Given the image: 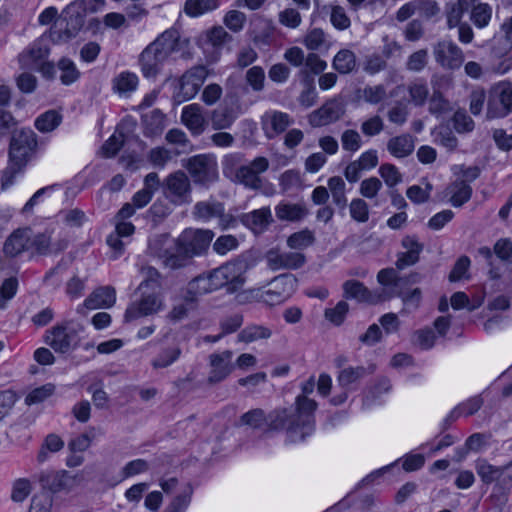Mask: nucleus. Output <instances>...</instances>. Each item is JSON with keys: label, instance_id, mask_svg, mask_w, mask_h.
<instances>
[{"label": "nucleus", "instance_id": "nucleus-41", "mask_svg": "<svg viewBox=\"0 0 512 512\" xmlns=\"http://www.w3.org/2000/svg\"><path fill=\"white\" fill-rule=\"evenodd\" d=\"M218 6V0H187L185 2L184 11L191 17H198L217 9Z\"/></svg>", "mask_w": 512, "mask_h": 512}, {"label": "nucleus", "instance_id": "nucleus-57", "mask_svg": "<svg viewBox=\"0 0 512 512\" xmlns=\"http://www.w3.org/2000/svg\"><path fill=\"white\" fill-rule=\"evenodd\" d=\"M60 121V115L51 110L40 115L35 121V126L41 132H50L60 124Z\"/></svg>", "mask_w": 512, "mask_h": 512}, {"label": "nucleus", "instance_id": "nucleus-56", "mask_svg": "<svg viewBox=\"0 0 512 512\" xmlns=\"http://www.w3.org/2000/svg\"><path fill=\"white\" fill-rule=\"evenodd\" d=\"M245 80L255 92H260L265 86V72L260 66H253L246 71Z\"/></svg>", "mask_w": 512, "mask_h": 512}, {"label": "nucleus", "instance_id": "nucleus-35", "mask_svg": "<svg viewBox=\"0 0 512 512\" xmlns=\"http://www.w3.org/2000/svg\"><path fill=\"white\" fill-rule=\"evenodd\" d=\"M179 33L177 30L169 29L163 32L152 44L158 48V51L163 53V56L168 59L169 56L178 50Z\"/></svg>", "mask_w": 512, "mask_h": 512}, {"label": "nucleus", "instance_id": "nucleus-49", "mask_svg": "<svg viewBox=\"0 0 512 512\" xmlns=\"http://www.w3.org/2000/svg\"><path fill=\"white\" fill-rule=\"evenodd\" d=\"M361 95L371 105H377L388 98L386 87L382 84L365 86Z\"/></svg>", "mask_w": 512, "mask_h": 512}, {"label": "nucleus", "instance_id": "nucleus-62", "mask_svg": "<svg viewBox=\"0 0 512 512\" xmlns=\"http://www.w3.org/2000/svg\"><path fill=\"white\" fill-rule=\"evenodd\" d=\"M141 273L144 277L143 281L139 285L140 290H147L151 288V290L159 289L160 287V274L159 272L151 266H146L141 269Z\"/></svg>", "mask_w": 512, "mask_h": 512}, {"label": "nucleus", "instance_id": "nucleus-31", "mask_svg": "<svg viewBox=\"0 0 512 512\" xmlns=\"http://www.w3.org/2000/svg\"><path fill=\"white\" fill-rule=\"evenodd\" d=\"M471 188L464 181H455L444 190V197L454 206L460 207L471 197Z\"/></svg>", "mask_w": 512, "mask_h": 512}, {"label": "nucleus", "instance_id": "nucleus-30", "mask_svg": "<svg viewBox=\"0 0 512 512\" xmlns=\"http://www.w3.org/2000/svg\"><path fill=\"white\" fill-rule=\"evenodd\" d=\"M415 148L414 138L410 134L392 137L387 142V150L396 158L409 156Z\"/></svg>", "mask_w": 512, "mask_h": 512}, {"label": "nucleus", "instance_id": "nucleus-43", "mask_svg": "<svg viewBox=\"0 0 512 512\" xmlns=\"http://www.w3.org/2000/svg\"><path fill=\"white\" fill-rule=\"evenodd\" d=\"M328 189L335 205L344 209L347 205L346 184L344 180L339 176L331 177L328 180Z\"/></svg>", "mask_w": 512, "mask_h": 512}, {"label": "nucleus", "instance_id": "nucleus-28", "mask_svg": "<svg viewBox=\"0 0 512 512\" xmlns=\"http://www.w3.org/2000/svg\"><path fill=\"white\" fill-rule=\"evenodd\" d=\"M343 297L359 302L378 303L376 293L371 292L363 283L357 280H347L343 283Z\"/></svg>", "mask_w": 512, "mask_h": 512}, {"label": "nucleus", "instance_id": "nucleus-52", "mask_svg": "<svg viewBox=\"0 0 512 512\" xmlns=\"http://www.w3.org/2000/svg\"><path fill=\"white\" fill-rule=\"evenodd\" d=\"M58 68L61 71L60 80L64 85L74 83L80 76V72L75 63L68 58H62L58 62Z\"/></svg>", "mask_w": 512, "mask_h": 512}, {"label": "nucleus", "instance_id": "nucleus-1", "mask_svg": "<svg viewBox=\"0 0 512 512\" xmlns=\"http://www.w3.org/2000/svg\"><path fill=\"white\" fill-rule=\"evenodd\" d=\"M317 403L304 396H297L294 408L275 409L265 415L262 409H253L242 415L241 421L254 428L285 430L288 440L296 443L314 431V412Z\"/></svg>", "mask_w": 512, "mask_h": 512}, {"label": "nucleus", "instance_id": "nucleus-13", "mask_svg": "<svg viewBox=\"0 0 512 512\" xmlns=\"http://www.w3.org/2000/svg\"><path fill=\"white\" fill-rule=\"evenodd\" d=\"M269 168V161L266 157H256L250 163L238 168L236 179L245 187L258 190L262 187L261 174Z\"/></svg>", "mask_w": 512, "mask_h": 512}, {"label": "nucleus", "instance_id": "nucleus-60", "mask_svg": "<svg viewBox=\"0 0 512 512\" xmlns=\"http://www.w3.org/2000/svg\"><path fill=\"white\" fill-rule=\"evenodd\" d=\"M55 391V386L51 383L33 389L25 398L27 405H33L43 402L50 397Z\"/></svg>", "mask_w": 512, "mask_h": 512}, {"label": "nucleus", "instance_id": "nucleus-21", "mask_svg": "<svg viewBox=\"0 0 512 512\" xmlns=\"http://www.w3.org/2000/svg\"><path fill=\"white\" fill-rule=\"evenodd\" d=\"M476 0H458L447 6V23L450 28L460 24L462 15L471 9L470 18L476 26H480L479 5H475Z\"/></svg>", "mask_w": 512, "mask_h": 512}, {"label": "nucleus", "instance_id": "nucleus-16", "mask_svg": "<svg viewBox=\"0 0 512 512\" xmlns=\"http://www.w3.org/2000/svg\"><path fill=\"white\" fill-rule=\"evenodd\" d=\"M434 56L442 67L452 70L458 69L464 61L462 50L455 43L447 40L435 46Z\"/></svg>", "mask_w": 512, "mask_h": 512}, {"label": "nucleus", "instance_id": "nucleus-22", "mask_svg": "<svg viewBox=\"0 0 512 512\" xmlns=\"http://www.w3.org/2000/svg\"><path fill=\"white\" fill-rule=\"evenodd\" d=\"M49 49L41 40L34 41L18 55L21 69L35 70L43 60L47 59Z\"/></svg>", "mask_w": 512, "mask_h": 512}, {"label": "nucleus", "instance_id": "nucleus-25", "mask_svg": "<svg viewBox=\"0 0 512 512\" xmlns=\"http://www.w3.org/2000/svg\"><path fill=\"white\" fill-rule=\"evenodd\" d=\"M269 268L273 271L281 269H298L305 263V256L298 252H284L271 250L266 255Z\"/></svg>", "mask_w": 512, "mask_h": 512}, {"label": "nucleus", "instance_id": "nucleus-17", "mask_svg": "<svg viewBox=\"0 0 512 512\" xmlns=\"http://www.w3.org/2000/svg\"><path fill=\"white\" fill-rule=\"evenodd\" d=\"M68 246L65 238L53 239L50 232L30 235V249L40 255L58 254Z\"/></svg>", "mask_w": 512, "mask_h": 512}, {"label": "nucleus", "instance_id": "nucleus-64", "mask_svg": "<svg viewBox=\"0 0 512 512\" xmlns=\"http://www.w3.org/2000/svg\"><path fill=\"white\" fill-rule=\"evenodd\" d=\"M192 488L188 487L187 490L180 495L176 496L172 502L166 507L164 512H185L191 502Z\"/></svg>", "mask_w": 512, "mask_h": 512}, {"label": "nucleus", "instance_id": "nucleus-18", "mask_svg": "<svg viewBox=\"0 0 512 512\" xmlns=\"http://www.w3.org/2000/svg\"><path fill=\"white\" fill-rule=\"evenodd\" d=\"M404 251L397 254L396 267L399 270L416 264L420 259L424 245L414 235H407L401 240Z\"/></svg>", "mask_w": 512, "mask_h": 512}, {"label": "nucleus", "instance_id": "nucleus-55", "mask_svg": "<svg viewBox=\"0 0 512 512\" xmlns=\"http://www.w3.org/2000/svg\"><path fill=\"white\" fill-rule=\"evenodd\" d=\"M470 259L467 256H461L454 264L448 279L450 282H458L461 280H468L470 278L469 268Z\"/></svg>", "mask_w": 512, "mask_h": 512}, {"label": "nucleus", "instance_id": "nucleus-15", "mask_svg": "<svg viewBox=\"0 0 512 512\" xmlns=\"http://www.w3.org/2000/svg\"><path fill=\"white\" fill-rule=\"evenodd\" d=\"M294 123L293 118L285 112L267 111L261 118L262 129L268 139H273L286 131Z\"/></svg>", "mask_w": 512, "mask_h": 512}, {"label": "nucleus", "instance_id": "nucleus-61", "mask_svg": "<svg viewBox=\"0 0 512 512\" xmlns=\"http://www.w3.org/2000/svg\"><path fill=\"white\" fill-rule=\"evenodd\" d=\"M53 500L46 492L36 493L30 503L28 512H51Z\"/></svg>", "mask_w": 512, "mask_h": 512}, {"label": "nucleus", "instance_id": "nucleus-4", "mask_svg": "<svg viewBox=\"0 0 512 512\" xmlns=\"http://www.w3.org/2000/svg\"><path fill=\"white\" fill-rule=\"evenodd\" d=\"M512 114V82L502 80L489 90L487 99V118L501 119Z\"/></svg>", "mask_w": 512, "mask_h": 512}, {"label": "nucleus", "instance_id": "nucleus-37", "mask_svg": "<svg viewBox=\"0 0 512 512\" xmlns=\"http://www.w3.org/2000/svg\"><path fill=\"white\" fill-rule=\"evenodd\" d=\"M224 213V207L219 202L201 201L197 202L193 209L195 218L202 221H209L215 217H221Z\"/></svg>", "mask_w": 512, "mask_h": 512}, {"label": "nucleus", "instance_id": "nucleus-59", "mask_svg": "<svg viewBox=\"0 0 512 512\" xmlns=\"http://www.w3.org/2000/svg\"><path fill=\"white\" fill-rule=\"evenodd\" d=\"M341 144L343 150L354 153L362 146L361 135L354 129H347L341 135Z\"/></svg>", "mask_w": 512, "mask_h": 512}, {"label": "nucleus", "instance_id": "nucleus-46", "mask_svg": "<svg viewBox=\"0 0 512 512\" xmlns=\"http://www.w3.org/2000/svg\"><path fill=\"white\" fill-rule=\"evenodd\" d=\"M214 292L210 281L207 277V274L199 275L189 282L187 287V293L189 295V299L193 300L194 298Z\"/></svg>", "mask_w": 512, "mask_h": 512}, {"label": "nucleus", "instance_id": "nucleus-27", "mask_svg": "<svg viewBox=\"0 0 512 512\" xmlns=\"http://www.w3.org/2000/svg\"><path fill=\"white\" fill-rule=\"evenodd\" d=\"M116 301V292L113 287L105 286L94 290L84 301L87 309L109 308Z\"/></svg>", "mask_w": 512, "mask_h": 512}, {"label": "nucleus", "instance_id": "nucleus-29", "mask_svg": "<svg viewBox=\"0 0 512 512\" xmlns=\"http://www.w3.org/2000/svg\"><path fill=\"white\" fill-rule=\"evenodd\" d=\"M25 250H30V230H16L4 243L3 251L9 257H15Z\"/></svg>", "mask_w": 512, "mask_h": 512}, {"label": "nucleus", "instance_id": "nucleus-2", "mask_svg": "<svg viewBox=\"0 0 512 512\" xmlns=\"http://www.w3.org/2000/svg\"><path fill=\"white\" fill-rule=\"evenodd\" d=\"M214 237L208 229H185L177 239L166 234L150 240L149 249L165 267L177 269L186 265L193 256L206 252Z\"/></svg>", "mask_w": 512, "mask_h": 512}, {"label": "nucleus", "instance_id": "nucleus-23", "mask_svg": "<svg viewBox=\"0 0 512 512\" xmlns=\"http://www.w3.org/2000/svg\"><path fill=\"white\" fill-rule=\"evenodd\" d=\"M377 281L383 287L381 293L376 294L378 302L400 295L403 278L399 277L393 268H385L378 272Z\"/></svg>", "mask_w": 512, "mask_h": 512}, {"label": "nucleus", "instance_id": "nucleus-54", "mask_svg": "<svg viewBox=\"0 0 512 512\" xmlns=\"http://www.w3.org/2000/svg\"><path fill=\"white\" fill-rule=\"evenodd\" d=\"M314 241V233L308 229H304L289 236L287 239V245L291 249H305L311 246Z\"/></svg>", "mask_w": 512, "mask_h": 512}, {"label": "nucleus", "instance_id": "nucleus-20", "mask_svg": "<svg viewBox=\"0 0 512 512\" xmlns=\"http://www.w3.org/2000/svg\"><path fill=\"white\" fill-rule=\"evenodd\" d=\"M344 114L343 105L335 100H329L309 116V123L313 127H321L339 120Z\"/></svg>", "mask_w": 512, "mask_h": 512}, {"label": "nucleus", "instance_id": "nucleus-36", "mask_svg": "<svg viewBox=\"0 0 512 512\" xmlns=\"http://www.w3.org/2000/svg\"><path fill=\"white\" fill-rule=\"evenodd\" d=\"M240 111L232 107H220L215 109L211 115L212 126L216 130L230 128L237 119Z\"/></svg>", "mask_w": 512, "mask_h": 512}, {"label": "nucleus", "instance_id": "nucleus-9", "mask_svg": "<svg viewBox=\"0 0 512 512\" xmlns=\"http://www.w3.org/2000/svg\"><path fill=\"white\" fill-rule=\"evenodd\" d=\"M186 169L195 183L209 185L218 179V165L210 155H196L188 159Z\"/></svg>", "mask_w": 512, "mask_h": 512}, {"label": "nucleus", "instance_id": "nucleus-7", "mask_svg": "<svg viewBox=\"0 0 512 512\" xmlns=\"http://www.w3.org/2000/svg\"><path fill=\"white\" fill-rule=\"evenodd\" d=\"M141 291V298L132 302L125 311L124 319L126 322L156 314L164 309V301L158 290Z\"/></svg>", "mask_w": 512, "mask_h": 512}, {"label": "nucleus", "instance_id": "nucleus-6", "mask_svg": "<svg viewBox=\"0 0 512 512\" xmlns=\"http://www.w3.org/2000/svg\"><path fill=\"white\" fill-rule=\"evenodd\" d=\"M83 25L82 15L78 12L73 13L72 5H69L51 28L50 37L54 42H67L78 35Z\"/></svg>", "mask_w": 512, "mask_h": 512}, {"label": "nucleus", "instance_id": "nucleus-53", "mask_svg": "<svg viewBox=\"0 0 512 512\" xmlns=\"http://www.w3.org/2000/svg\"><path fill=\"white\" fill-rule=\"evenodd\" d=\"M329 9L330 22L334 28L337 30H346L350 27L351 20L344 7L337 4H331L329 5Z\"/></svg>", "mask_w": 512, "mask_h": 512}, {"label": "nucleus", "instance_id": "nucleus-50", "mask_svg": "<svg viewBox=\"0 0 512 512\" xmlns=\"http://www.w3.org/2000/svg\"><path fill=\"white\" fill-rule=\"evenodd\" d=\"M384 128V120L379 115H372L364 119L360 126L362 134L366 137L378 136L384 131Z\"/></svg>", "mask_w": 512, "mask_h": 512}, {"label": "nucleus", "instance_id": "nucleus-5", "mask_svg": "<svg viewBox=\"0 0 512 512\" xmlns=\"http://www.w3.org/2000/svg\"><path fill=\"white\" fill-rule=\"evenodd\" d=\"M36 148V134L31 129L14 131L9 145V161L18 167H25Z\"/></svg>", "mask_w": 512, "mask_h": 512}, {"label": "nucleus", "instance_id": "nucleus-42", "mask_svg": "<svg viewBox=\"0 0 512 512\" xmlns=\"http://www.w3.org/2000/svg\"><path fill=\"white\" fill-rule=\"evenodd\" d=\"M332 64L339 73L347 74L355 68L356 56L351 50L342 49L334 56Z\"/></svg>", "mask_w": 512, "mask_h": 512}, {"label": "nucleus", "instance_id": "nucleus-12", "mask_svg": "<svg viewBox=\"0 0 512 512\" xmlns=\"http://www.w3.org/2000/svg\"><path fill=\"white\" fill-rule=\"evenodd\" d=\"M233 352L223 350L209 355V374L207 381L209 384H217L224 381L235 369L233 362Z\"/></svg>", "mask_w": 512, "mask_h": 512}, {"label": "nucleus", "instance_id": "nucleus-10", "mask_svg": "<svg viewBox=\"0 0 512 512\" xmlns=\"http://www.w3.org/2000/svg\"><path fill=\"white\" fill-rule=\"evenodd\" d=\"M208 75L203 66H196L185 72L179 80L178 90L174 94V100L180 104L196 96Z\"/></svg>", "mask_w": 512, "mask_h": 512}, {"label": "nucleus", "instance_id": "nucleus-26", "mask_svg": "<svg viewBox=\"0 0 512 512\" xmlns=\"http://www.w3.org/2000/svg\"><path fill=\"white\" fill-rule=\"evenodd\" d=\"M166 60L167 59L163 56V53L161 54V51L159 52L158 48L151 43L140 55V64L143 75L146 78L155 77Z\"/></svg>", "mask_w": 512, "mask_h": 512}, {"label": "nucleus", "instance_id": "nucleus-8", "mask_svg": "<svg viewBox=\"0 0 512 512\" xmlns=\"http://www.w3.org/2000/svg\"><path fill=\"white\" fill-rule=\"evenodd\" d=\"M81 330V326L76 327L71 322H65L47 332L46 343L56 352L66 353L78 345Z\"/></svg>", "mask_w": 512, "mask_h": 512}, {"label": "nucleus", "instance_id": "nucleus-47", "mask_svg": "<svg viewBox=\"0 0 512 512\" xmlns=\"http://www.w3.org/2000/svg\"><path fill=\"white\" fill-rule=\"evenodd\" d=\"M181 355L178 347H169L162 350L151 362L154 369L166 368L172 365Z\"/></svg>", "mask_w": 512, "mask_h": 512}, {"label": "nucleus", "instance_id": "nucleus-3", "mask_svg": "<svg viewBox=\"0 0 512 512\" xmlns=\"http://www.w3.org/2000/svg\"><path fill=\"white\" fill-rule=\"evenodd\" d=\"M297 288V279L292 274H282L270 282V288L263 291L258 288L242 292L240 301L258 300L268 305H278L289 299Z\"/></svg>", "mask_w": 512, "mask_h": 512}, {"label": "nucleus", "instance_id": "nucleus-45", "mask_svg": "<svg viewBox=\"0 0 512 512\" xmlns=\"http://www.w3.org/2000/svg\"><path fill=\"white\" fill-rule=\"evenodd\" d=\"M410 101L415 106H423L428 98L429 89L427 83L421 79H417L407 86Z\"/></svg>", "mask_w": 512, "mask_h": 512}, {"label": "nucleus", "instance_id": "nucleus-44", "mask_svg": "<svg viewBox=\"0 0 512 512\" xmlns=\"http://www.w3.org/2000/svg\"><path fill=\"white\" fill-rule=\"evenodd\" d=\"M138 77L136 74L125 71L113 79V89L119 94H127L136 90Z\"/></svg>", "mask_w": 512, "mask_h": 512}, {"label": "nucleus", "instance_id": "nucleus-48", "mask_svg": "<svg viewBox=\"0 0 512 512\" xmlns=\"http://www.w3.org/2000/svg\"><path fill=\"white\" fill-rule=\"evenodd\" d=\"M349 312V304L341 300L334 307L326 308L324 311V317L327 321L335 326H340Z\"/></svg>", "mask_w": 512, "mask_h": 512}, {"label": "nucleus", "instance_id": "nucleus-40", "mask_svg": "<svg viewBox=\"0 0 512 512\" xmlns=\"http://www.w3.org/2000/svg\"><path fill=\"white\" fill-rule=\"evenodd\" d=\"M272 221V214L269 207L256 209L243 216V222L253 229H262Z\"/></svg>", "mask_w": 512, "mask_h": 512}, {"label": "nucleus", "instance_id": "nucleus-58", "mask_svg": "<svg viewBox=\"0 0 512 512\" xmlns=\"http://www.w3.org/2000/svg\"><path fill=\"white\" fill-rule=\"evenodd\" d=\"M64 447V441L56 434H49L45 438L42 448L38 454V460L43 462L47 459V452L56 453Z\"/></svg>", "mask_w": 512, "mask_h": 512}, {"label": "nucleus", "instance_id": "nucleus-19", "mask_svg": "<svg viewBox=\"0 0 512 512\" xmlns=\"http://www.w3.org/2000/svg\"><path fill=\"white\" fill-rule=\"evenodd\" d=\"M181 122L194 136L201 135L208 124L204 109L198 103H192L183 107Z\"/></svg>", "mask_w": 512, "mask_h": 512}, {"label": "nucleus", "instance_id": "nucleus-34", "mask_svg": "<svg viewBox=\"0 0 512 512\" xmlns=\"http://www.w3.org/2000/svg\"><path fill=\"white\" fill-rule=\"evenodd\" d=\"M303 44L308 50H328L331 47L330 37L321 28H312L303 38Z\"/></svg>", "mask_w": 512, "mask_h": 512}, {"label": "nucleus", "instance_id": "nucleus-39", "mask_svg": "<svg viewBox=\"0 0 512 512\" xmlns=\"http://www.w3.org/2000/svg\"><path fill=\"white\" fill-rule=\"evenodd\" d=\"M368 374V371L363 366L346 367L342 369L338 376L337 381L339 385L346 390L350 389L353 384L359 382L363 377Z\"/></svg>", "mask_w": 512, "mask_h": 512}, {"label": "nucleus", "instance_id": "nucleus-11", "mask_svg": "<svg viewBox=\"0 0 512 512\" xmlns=\"http://www.w3.org/2000/svg\"><path fill=\"white\" fill-rule=\"evenodd\" d=\"M165 194L175 205H183L192 201L191 184L184 172L177 171L166 178Z\"/></svg>", "mask_w": 512, "mask_h": 512}, {"label": "nucleus", "instance_id": "nucleus-51", "mask_svg": "<svg viewBox=\"0 0 512 512\" xmlns=\"http://www.w3.org/2000/svg\"><path fill=\"white\" fill-rule=\"evenodd\" d=\"M32 492V483L26 478L16 479L11 487V500L15 503H23Z\"/></svg>", "mask_w": 512, "mask_h": 512}, {"label": "nucleus", "instance_id": "nucleus-63", "mask_svg": "<svg viewBox=\"0 0 512 512\" xmlns=\"http://www.w3.org/2000/svg\"><path fill=\"white\" fill-rule=\"evenodd\" d=\"M379 174L385 181L386 185L389 187L396 186L402 182V175L400 174L398 168L393 164H382L379 167Z\"/></svg>", "mask_w": 512, "mask_h": 512}, {"label": "nucleus", "instance_id": "nucleus-33", "mask_svg": "<svg viewBox=\"0 0 512 512\" xmlns=\"http://www.w3.org/2000/svg\"><path fill=\"white\" fill-rule=\"evenodd\" d=\"M82 481V473L70 474L67 471H62L54 476L50 489L53 492H69L79 486Z\"/></svg>", "mask_w": 512, "mask_h": 512}, {"label": "nucleus", "instance_id": "nucleus-38", "mask_svg": "<svg viewBox=\"0 0 512 512\" xmlns=\"http://www.w3.org/2000/svg\"><path fill=\"white\" fill-rule=\"evenodd\" d=\"M275 213L282 221H299L307 215V210L301 204L280 203L276 206Z\"/></svg>", "mask_w": 512, "mask_h": 512}, {"label": "nucleus", "instance_id": "nucleus-14", "mask_svg": "<svg viewBox=\"0 0 512 512\" xmlns=\"http://www.w3.org/2000/svg\"><path fill=\"white\" fill-rule=\"evenodd\" d=\"M226 280V291L234 293L241 289L246 282V273L249 270V263L244 259H236L222 265Z\"/></svg>", "mask_w": 512, "mask_h": 512}, {"label": "nucleus", "instance_id": "nucleus-24", "mask_svg": "<svg viewBox=\"0 0 512 512\" xmlns=\"http://www.w3.org/2000/svg\"><path fill=\"white\" fill-rule=\"evenodd\" d=\"M497 43L498 46L493 47L491 70L498 75H504L512 70V42L498 39Z\"/></svg>", "mask_w": 512, "mask_h": 512}, {"label": "nucleus", "instance_id": "nucleus-32", "mask_svg": "<svg viewBox=\"0 0 512 512\" xmlns=\"http://www.w3.org/2000/svg\"><path fill=\"white\" fill-rule=\"evenodd\" d=\"M272 336V330L268 326L250 324L242 329L237 335V341L250 344L259 340H267Z\"/></svg>", "mask_w": 512, "mask_h": 512}]
</instances>
